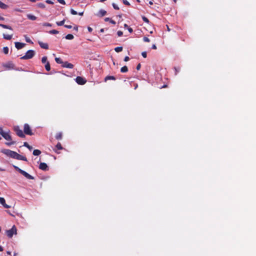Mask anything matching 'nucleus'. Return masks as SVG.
Segmentation results:
<instances>
[{
	"instance_id": "nucleus-1",
	"label": "nucleus",
	"mask_w": 256,
	"mask_h": 256,
	"mask_svg": "<svg viewBox=\"0 0 256 256\" xmlns=\"http://www.w3.org/2000/svg\"><path fill=\"white\" fill-rule=\"evenodd\" d=\"M0 134L6 140L10 141V142H6V144L10 146L12 144H16L15 141L12 140V136L10 134V131H4L2 127H0Z\"/></svg>"
},
{
	"instance_id": "nucleus-2",
	"label": "nucleus",
	"mask_w": 256,
	"mask_h": 256,
	"mask_svg": "<svg viewBox=\"0 0 256 256\" xmlns=\"http://www.w3.org/2000/svg\"><path fill=\"white\" fill-rule=\"evenodd\" d=\"M14 169L16 171L18 172L20 174H22L26 178H28V180H34V178L31 175L28 174L26 172H25V171L23 170H22L20 169L18 166H14Z\"/></svg>"
},
{
	"instance_id": "nucleus-3",
	"label": "nucleus",
	"mask_w": 256,
	"mask_h": 256,
	"mask_svg": "<svg viewBox=\"0 0 256 256\" xmlns=\"http://www.w3.org/2000/svg\"><path fill=\"white\" fill-rule=\"evenodd\" d=\"M35 54V52L34 50H28L26 52V54L22 56L20 58L22 60H28L32 58Z\"/></svg>"
},
{
	"instance_id": "nucleus-4",
	"label": "nucleus",
	"mask_w": 256,
	"mask_h": 256,
	"mask_svg": "<svg viewBox=\"0 0 256 256\" xmlns=\"http://www.w3.org/2000/svg\"><path fill=\"white\" fill-rule=\"evenodd\" d=\"M1 152L12 158H14V157L15 152L12 151L10 150L2 149L1 150Z\"/></svg>"
},
{
	"instance_id": "nucleus-5",
	"label": "nucleus",
	"mask_w": 256,
	"mask_h": 256,
	"mask_svg": "<svg viewBox=\"0 0 256 256\" xmlns=\"http://www.w3.org/2000/svg\"><path fill=\"white\" fill-rule=\"evenodd\" d=\"M14 130L16 132V134L20 138H24L25 135L22 130L20 129L18 126H14Z\"/></svg>"
},
{
	"instance_id": "nucleus-6",
	"label": "nucleus",
	"mask_w": 256,
	"mask_h": 256,
	"mask_svg": "<svg viewBox=\"0 0 256 256\" xmlns=\"http://www.w3.org/2000/svg\"><path fill=\"white\" fill-rule=\"evenodd\" d=\"M6 234L8 237L12 238L14 234H16V228L15 226H13L12 228L7 230Z\"/></svg>"
},
{
	"instance_id": "nucleus-7",
	"label": "nucleus",
	"mask_w": 256,
	"mask_h": 256,
	"mask_svg": "<svg viewBox=\"0 0 256 256\" xmlns=\"http://www.w3.org/2000/svg\"><path fill=\"white\" fill-rule=\"evenodd\" d=\"M24 133L26 134L32 136L33 135V133L32 130L30 126L28 124H25L24 126Z\"/></svg>"
},
{
	"instance_id": "nucleus-8",
	"label": "nucleus",
	"mask_w": 256,
	"mask_h": 256,
	"mask_svg": "<svg viewBox=\"0 0 256 256\" xmlns=\"http://www.w3.org/2000/svg\"><path fill=\"white\" fill-rule=\"evenodd\" d=\"M76 82L80 85L84 84L86 82V80L81 76H77L76 78Z\"/></svg>"
},
{
	"instance_id": "nucleus-9",
	"label": "nucleus",
	"mask_w": 256,
	"mask_h": 256,
	"mask_svg": "<svg viewBox=\"0 0 256 256\" xmlns=\"http://www.w3.org/2000/svg\"><path fill=\"white\" fill-rule=\"evenodd\" d=\"M14 158L18 160H22L24 161H27V158L24 156H22L18 154L16 152H15L14 154Z\"/></svg>"
},
{
	"instance_id": "nucleus-10",
	"label": "nucleus",
	"mask_w": 256,
	"mask_h": 256,
	"mask_svg": "<svg viewBox=\"0 0 256 256\" xmlns=\"http://www.w3.org/2000/svg\"><path fill=\"white\" fill-rule=\"evenodd\" d=\"M62 66L63 68H72L74 66V64H72L71 63H69L68 62H64L63 64L62 65Z\"/></svg>"
},
{
	"instance_id": "nucleus-11",
	"label": "nucleus",
	"mask_w": 256,
	"mask_h": 256,
	"mask_svg": "<svg viewBox=\"0 0 256 256\" xmlns=\"http://www.w3.org/2000/svg\"><path fill=\"white\" fill-rule=\"evenodd\" d=\"M0 204H2L4 208H10V206L6 204L5 200L4 198L0 197Z\"/></svg>"
},
{
	"instance_id": "nucleus-12",
	"label": "nucleus",
	"mask_w": 256,
	"mask_h": 256,
	"mask_svg": "<svg viewBox=\"0 0 256 256\" xmlns=\"http://www.w3.org/2000/svg\"><path fill=\"white\" fill-rule=\"evenodd\" d=\"M15 46L18 50H20L23 48L26 44L20 42H15Z\"/></svg>"
},
{
	"instance_id": "nucleus-13",
	"label": "nucleus",
	"mask_w": 256,
	"mask_h": 256,
	"mask_svg": "<svg viewBox=\"0 0 256 256\" xmlns=\"http://www.w3.org/2000/svg\"><path fill=\"white\" fill-rule=\"evenodd\" d=\"M3 66L8 70L13 69L14 66V64L11 62H8L6 64H4Z\"/></svg>"
},
{
	"instance_id": "nucleus-14",
	"label": "nucleus",
	"mask_w": 256,
	"mask_h": 256,
	"mask_svg": "<svg viewBox=\"0 0 256 256\" xmlns=\"http://www.w3.org/2000/svg\"><path fill=\"white\" fill-rule=\"evenodd\" d=\"M63 149V148L60 142H58L55 148L54 149V151L58 154L59 152H58V150H62Z\"/></svg>"
},
{
	"instance_id": "nucleus-15",
	"label": "nucleus",
	"mask_w": 256,
	"mask_h": 256,
	"mask_svg": "<svg viewBox=\"0 0 256 256\" xmlns=\"http://www.w3.org/2000/svg\"><path fill=\"white\" fill-rule=\"evenodd\" d=\"M39 168L43 170H48V166L44 162H41L40 164Z\"/></svg>"
},
{
	"instance_id": "nucleus-16",
	"label": "nucleus",
	"mask_w": 256,
	"mask_h": 256,
	"mask_svg": "<svg viewBox=\"0 0 256 256\" xmlns=\"http://www.w3.org/2000/svg\"><path fill=\"white\" fill-rule=\"evenodd\" d=\"M38 44L42 48L46 50L48 49V45L47 43H44L42 42L39 41Z\"/></svg>"
},
{
	"instance_id": "nucleus-17",
	"label": "nucleus",
	"mask_w": 256,
	"mask_h": 256,
	"mask_svg": "<svg viewBox=\"0 0 256 256\" xmlns=\"http://www.w3.org/2000/svg\"><path fill=\"white\" fill-rule=\"evenodd\" d=\"M106 14V12L104 10H99L98 14H96L98 16L102 17L105 16Z\"/></svg>"
},
{
	"instance_id": "nucleus-18",
	"label": "nucleus",
	"mask_w": 256,
	"mask_h": 256,
	"mask_svg": "<svg viewBox=\"0 0 256 256\" xmlns=\"http://www.w3.org/2000/svg\"><path fill=\"white\" fill-rule=\"evenodd\" d=\"M12 36L13 34H3V38H4L6 40H10L12 39Z\"/></svg>"
},
{
	"instance_id": "nucleus-19",
	"label": "nucleus",
	"mask_w": 256,
	"mask_h": 256,
	"mask_svg": "<svg viewBox=\"0 0 256 256\" xmlns=\"http://www.w3.org/2000/svg\"><path fill=\"white\" fill-rule=\"evenodd\" d=\"M116 78L114 76H108L104 78V82H106L108 80H116Z\"/></svg>"
},
{
	"instance_id": "nucleus-20",
	"label": "nucleus",
	"mask_w": 256,
	"mask_h": 256,
	"mask_svg": "<svg viewBox=\"0 0 256 256\" xmlns=\"http://www.w3.org/2000/svg\"><path fill=\"white\" fill-rule=\"evenodd\" d=\"M55 138L58 140H60L62 138V134L61 132H58L56 134Z\"/></svg>"
},
{
	"instance_id": "nucleus-21",
	"label": "nucleus",
	"mask_w": 256,
	"mask_h": 256,
	"mask_svg": "<svg viewBox=\"0 0 256 256\" xmlns=\"http://www.w3.org/2000/svg\"><path fill=\"white\" fill-rule=\"evenodd\" d=\"M27 18L28 19L32 20H36V17L34 15L28 14L27 15Z\"/></svg>"
},
{
	"instance_id": "nucleus-22",
	"label": "nucleus",
	"mask_w": 256,
	"mask_h": 256,
	"mask_svg": "<svg viewBox=\"0 0 256 256\" xmlns=\"http://www.w3.org/2000/svg\"><path fill=\"white\" fill-rule=\"evenodd\" d=\"M8 8V6H7L6 4H4V3H3L2 2L0 1V8L4 9V10H6Z\"/></svg>"
},
{
	"instance_id": "nucleus-23",
	"label": "nucleus",
	"mask_w": 256,
	"mask_h": 256,
	"mask_svg": "<svg viewBox=\"0 0 256 256\" xmlns=\"http://www.w3.org/2000/svg\"><path fill=\"white\" fill-rule=\"evenodd\" d=\"M0 26L4 28H6V29L12 30V27L8 25H6V24H0Z\"/></svg>"
},
{
	"instance_id": "nucleus-24",
	"label": "nucleus",
	"mask_w": 256,
	"mask_h": 256,
	"mask_svg": "<svg viewBox=\"0 0 256 256\" xmlns=\"http://www.w3.org/2000/svg\"><path fill=\"white\" fill-rule=\"evenodd\" d=\"M55 60L56 62V63L58 64H62V65L63 64V63L64 62H63L62 60L60 58H55Z\"/></svg>"
},
{
	"instance_id": "nucleus-25",
	"label": "nucleus",
	"mask_w": 256,
	"mask_h": 256,
	"mask_svg": "<svg viewBox=\"0 0 256 256\" xmlns=\"http://www.w3.org/2000/svg\"><path fill=\"white\" fill-rule=\"evenodd\" d=\"M32 154L34 156H39L41 154V152L39 150H34Z\"/></svg>"
},
{
	"instance_id": "nucleus-26",
	"label": "nucleus",
	"mask_w": 256,
	"mask_h": 256,
	"mask_svg": "<svg viewBox=\"0 0 256 256\" xmlns=\"http://www.w3.org/2000/svg\"><path fill=\"white\" fill-rule=\"evenodd\" d=\"M45 68L48 72H49L50 70V66L48 62H46L45 65Z\"/></svg>"
},
{
	"instance_id": "nucleus-27",
	"label": "nucleus",
	"mask_w": 256,
	"mask_h": 256,
	"mask_svg": "<svg viewBox=\"0 0 256 256\" xmlns=\"http://www.w3.org/2000/svg\"><path fill=\"white\" fill-rule=\"evenodd\" d=\"M128 71V68L126 66H124L120 68V72H126Z\"/></svg>"
},
{
	"instance_id": "nucleus-28",
	"label": "nucleus",
	"mask_w": 256,
	"mask_h": 256,
	"mask_svg": "<svg viewBox=\"0 0 256 256\" xmlns=\"http://www.w3.org/2000/svg\"><path fill=\"white\" fill-rule=\"evenodd\" d=\"M74 38V36L72 34H68L66 36V38L67 40H72Z\"/></svg>"
},
{
	"instance_id": "nucleus-29",
	"label": "nucleus",
	"mask_w": 256,
	"mask_h": 256,
	"mask_svg": "<svg viewBox=\"0 0 256 256\" xmlns=\"http://www.w3.org/2000/svg\"><path fill=\"white\" fill-rule=\"evenodd\" d=\"M122 49L123 48L122 46H118L114 48V50L117 52H122Z\"/></svg>"
},
{
	"instance_id": "nucleus-30",
	"label": "nucleus",
	"mask_w": 256,
	"mask_h": 256,
	"mask_svg": "<svg viewBox=\"0 0 256 256\" xmlns=\"http://www.w3.org/2000/svg\"><path fill=\"white\" fill-rule=\"evenodd\" d=\"M65 22V20L64 19L62 20H61L60 22H56V24L58 26H63L64 24V23Z\"/></svg>"
},
{
	"instance_id": "nucleus-31",
	"label": "nucleus",
	"mask_w": 256,
	"mask_h": 256,
	"mask_svg": "<svg viewBox=\"0 0 256 256\" xmlns=\"http://www.w3.org/2000/svg\"><path fill=\"white\" fill-rule=\"evenodd\" d=\"M24 146L26 147L30 150H32V146H30L27 142H24Z\"/></svg>"
},
{
	"instance_id": "nucleus-32",
	"label": "nucleus",
	"mask_w": 256,
	"mask_h": 256,
	"mask_svg": "<svg viewBox=\"0 0 256 256\" xmlns=\"http://www.w3.org/2000/svg\"><path fill=\"white\" fill-rule=\"evenodd\" d=\"M58 32H59L57 30H52L49 32V33L50 34H58Z\"/></svg>"
},
{
	"instance_id": "nucleus-33",
	"label": "nucleus",
	"mask_w": 256,
	"mask_h": 256,
	"mask_svg": "<svg viewBox=\"0 0 256 256\" xmlns=\"http://www.w3.org/2000/svg\"><path fill=\"white\" fill-rule=\"evenodd\" d=\"M47 57L46 56H44L42 58V64L46 63L47 62Z\"/></svg>"
},
{
	"instance_id": "nucleus-34",
	"label": "nucleus",
	"mask_w": 256,
	"mask_h": 256,
	"mask_svg": "<svg viewBox=\"0 0 256 256\" xmlns=\"http://www.w3.org/2000/svg\"><path fill=\"white\" fill-rule=\"evenodd\" d=\"M3 52L4 54H8V48L7 46L3 48Z\"/></svg>"
},
{
	"instance_id": "nucleus-35",
	"label": "nucleus",
	"mask_w": 256,
	"mask_h": 256,
	"mask_svg": "<svg viewBox=\"0 0 256 256\" xmlns=\"http://www.w3.org/2000/svg\"><path fill=\"white\" fill-rule=\"evenodd\" d=\"M142 20H143L144 22H146V23H149V22H150V21H149L148 19L147 18H146V16H142Z\"/></svg>"
},
{
	"instance_id": "nucleus-36",
	"label": "nucleus",
	"mask_w": 256,
	"mask_h": 256,
	"mask_svg": "<svg viewBox=\"0 0 256 256\" xmlns=\"http://www.w3.org/2000/svg\"><path fill=\"white\" fill-rule=\"evenodd\" d=\"M42 26H52V24L50 23H48V22L43 23Z\"/></svg>"
},
{
	"instance_id": "nucleus-37",
	"label": "nucleus",
	"mask_w": 256,
	"mask_h": 256,
	"mask_svg": "<svg viewBox=\"0 0 256 256\" xmlns=\"http://www.w3.org/2000/svg\"><path fill=\"white\" fill-rule=\"evenodd\" d=\"M38 5L39 8H45V5L42 3H39L38 4Z\"/></svg>"
},
{
	"instance_id": "nucleus-38",
	"label": "nucleus",
	"mask_w": 256,
	"mask_h": 256,
	"mask_svg": "<svg viewBox=\"0 0 256 256\" xmlns=\"http://www.w3.org/2000/svg\"><path fill=\"white\" fill-rule=\"evenodd\" d=\"M70 13L73 15H76L78 14V12L74 10V9L70 10Z\"/></svg>"
},
{
	"instance_id": "nucleus-39",
	"label": "nucleus",
	"mask_w": 256,
	"mask_h": 256,
	"mask_svg": "<svg viewBox=\"0 0 256 256\" xmlns=\"http://www.w3.org/2000/svg\"><path fill=\"white\" fill-rule=\"evenodd\" d=\"M122 2L126 6H130V4L127 0H122Z\"/></svg>"
},
{
	"instance_id": "nucleus-40",
	"label": "nucleus",
	"mask_w": 256,
	"mask_h": 256,
	"mask_svg": "<svg viewBox=\"0 0 256 256\" xmlns=\"http://www.w3.org/2000/svg\"><path fill=\"white\" fill-rule=\"evenodd\" d=\"M112 5L113 8H114L115 10H119V9H120V8H119V7H118V6L116 4H115L114 3H113Z\"/></svg>"
},
{
	"instance_id": "nucleus-41",
	"label": "nucleus",
	"mask_w": 256,
	"mask_h": 256,
	"mask_svg": "<svg viewBox=\"0 0 256 256\" xmlns=\"http://www.w3.org/2000/svg\"><path fill=\"white\" fill-rule=\"evenodd\" d=\"M143 40L144 42H150V39L148 37H146V36L144 37Z\"/></svg>"
},
{
	"instance_id": "nucleus-42",
	"label": "nucleus",
	"mask_w": 256,
	"mask_h": 256,
	"mask_svg": "<svg viewBox=\"0 0 256 256\" xmlns=\"http://www.w3.org/2000/svg\"><path fill=\"white\" fill-rule=\"evenodd\" d=\"M26 40L27 42L32 44V41L30 40V39L29 38L26 36Z\"/></svg>"
},
{
	"instance_id": "nucleus-43",
	"label": "nucleus",
	"mask_w": 256,
	"mask_h": 256,
	"mask_svg": "<svg viewBox=\"0 0 256 256\" xmlns=\"http://www.w3.org/2000/svg\"><path fill=\"white\" fill-rule=\"evenodd\" d=\"M142 56L144 58H146V56H147V54H146V52H142Z\"/></svg>"
},
{
	"instance_id": "nucleus-44",
	"label": "nucleus",
	"mask_w": 256,
	"mask_h": 256,
	"mask_svg": "<svg viewBox=\"0 0 256 256\" xmlns=\"http://www.w3.org/2000/svg\"><path fill=\"white\" fill-rule=\"evenodd\" d=\"M117 34L118 36H122L123 34V32H122L120 31V30H119L117 32Z\"/></svg>"
},
{
	"instance_id": "nucleus-45",
	"label": "nucleus",
	"mask_w": 256,
	"mask_h": 256,
	"mask_svg": "<svg viewBox=\"0 0 256 256\" xmlns=\"http://www.w3.org/2000/svg\"><path fill=\"white\" fill-rule=\"evenodd\" d=\"M58 2L62 4H66V2H65L64 0H58Z\"/></svg>"
},
{
	"instance_id": "nucleus-46",
	"label": "nucleus",
	"mask_w": 256,
	"mask_h": 256,
	"mask_svg": "<svg viewBox=\"0 0 256 256\" xmlns=\"http://www.w3.org/2000/svg\"><path fill=\"white\" fill-rule=\"evenodd\" d=\"M46 2L48 4H54V2L52 1H51L50 0H46Z\"/></svg>"
},
{
	"instance_id": "nucleus-47",
	"label": "nucleus",
	"mask_w": 256,
	"mask_h": 256,
	"mask_svg": "<svg viewBox=\"0 0 256 256\" xmlns=\"http://www.w3.org/2000/svg\"><path fill=\"white\" fill-rule=\"evenodd\" d=\"M140 67H141V65H140V64H138L137 65L136 68V70H140Z\"/></svg>"
},
{
	"instance_id": "nucleus-48",
	"label": "nucleus",
	"mask_w": 256,
	"mask_h": 256,
	"mask_svg": "<svg viewBox=\"0 0 256 256\" xmlns=\"http://www.w3.org/2000/svg\"><path fill=\"white\" fill-rule=\"evenodd\" d=\"M64 26L66 28H72V26H70V25H67V24H65L64 25Z\"/></svg>"
},
{
	"instance_id": "nucleus-49",
	"label": "nucleus",
	"mask_w": 256,
	"mask_h": 256,
	"mask_svg": "<svg viewBox=\"0 0 256 256\" xmlns=\"http://www.w3.org/2000/svg\"><path fill=\"white\" fill-rule=\"evenodd\" d=\"M130 60L129 57H128V56H125V58H124V61H125V62H128V60Z\"/></svg>"
},
{
	"instance_id": "nucleus-50",
	"label": "nucleus",
	"mask_w": 256,
	"mask_h": 256,
	"mask_svg": "<svg viewBox=\"0 0 256 256\" xmlns=\"http://www.w3.org/2000/svg\"><path fill=\"white\" fill-rule=\"evenodd\" d=\"M128 30L130 32H133V30L132 28L128 27Z\"/></svg>"
},
{
	"instance_id": "nucleus-51",
	"label": "nucleus",
	"mask_w": 256,
	"mask_h": 256,
	"mask_svg": "<svg viewBox=\"0 0 256 256\" xmlns=\"http://www.w3.org/2000/svg\"><path fill=\"white\" fill-rule=\"evenodd\" d=\"M110 22L113 24H116V22L112 20H110Z\"/></svg>"
},
{
	"instance_id": "nucleus-52",
	"label": "nucleus",
	"mask_w": 256,
	"mask_h": 256,
	"mask_svg": "<svg viewBox=\"0 0 256 256\" xmlns=\"http://www.w3.org/2000/svg\"><path fill=\"white\" fill-rule=\"evenodd\" d=\"M88 30L89 32H91L92 31V28L90 26L88 28Z\"/></svg>"
},
{
	"instance_id": "nucleus-53",
	"label": "nucleus",
	"mask_w": 256,
	"mask_h": 256,
	"mask_svg": "<svg viewBox=\"0 0 256 256\" xmlns=\"http://www.w3.org/2000/svg\"><path fill=\"white\" fill-rule=\"evenodd\" d=\"M110 20L111 19L110 18H105L104 20L106 22H108V21L110 22Z\"/></svg>"
},
{
	"instance_id": "nucleus-54",
	"label": "nucleus",
	"mask_w": 256,
	"mask_h": 256,
	"mask_svg": "<svg viewBox=\"0 0 256 256\" xmlns=\"http://www.w3.org/2000/svg\"><path fill=\"white\" fill-rule=\"evenodd\" d=\"M152 49H154V50H156V46L154 44L152 46Z\"/></svg>"
},
{
	"instance_id": "nucleus-55",
	"label": "nucleus",
	"mask_w": 256,
	"mask_h": 256,
	"mask_svg": "<svg viewBox=\"0 0 256 256\" xmlns=\"http://www.w3.org/2000/svg\"><path fill=\"white\" fill-rule=\"evenodd\" d=\"M78 14L80 16H83V15H84V12H79Z\"/></svg>"
},
{
	"instance_id": "nucleus-56",
	"label": "nucleus",
	"mask_w": 256,
	"mask_h": 256,
	"mask_svg": "<svg viewBox=\"0 0 256 256\" xmlns=\"http://www.w3.org/2000/svg\"><path fill=\"white\" fill-rule=\"evenodd\" d=\"M3 250V248L2 246H0V252H2Z\"/></svg>"
},
{
	"instance_id": "nucleus-57",
	"label": "nucleus",
	"mask_w": 256,
	"mask_h": 256,
	"mask_svg": "<svg viewBox=\"0 0 256 256\" xmlns=\"http://www.w3.org/2000/svg\"><path fill=\"white\" fill-rule=\"evenodd\" d=\"M74 30L78 31V28L77 26L74 28Z\"/></svg>"
},
{
	"instance_id": "nucleus-58",
	"label": "nucleus",
	"mask_w": 256,
	"mask_h": 256,
	"mask_svg": "<svg viewBox=\"0 0 256 256\" xmlns=\"http://www.w3.org/2000/svg\"><path fill=\"white\" fill-rule=\"evenodd\" d=\"M124 28H128V24H124Z\"/></svg>"
},
{
	"instance_id": "nucleus-59",
	"label": "nucleus",
	"mask_w": 256,
	"mask_h": 256,
	"mask_svg": "<svg viewBox=\"0 0 256 256\" xmlns=\"http://www.w3.org/2000/svg\"><path fill=\"white\" fill-rule=\"evenodd\" d=\"M0 20H4V18H3L0 16Z\"/></svg>"
},
{
	"instance_id": "nucleus-60",
	"label": "nucleus",
	"mask_w": 256,
	"mask_h": 256,
	"mask_svg": "<svg viewBox=\"0 0 256 256\" xmlns=\"http://www.w3.org/2000/svg\"><path fill=\"white\" fill-rule=\"evenodd\" d=\"M175 70H176V73L178 72V70H177V68H175Z\"/></svg>"
},
{
	"instance_id": "nucleus-61",
	"label": "nucleus",
	"mask_w": 256,
	"mask_h": 256,
	"mask_svg": "<svg viewBox=\"0 0 256 256\" xmlns=\"http://www.w3.org/2000/svg\"><path fill=\"white\" fill-rule=\"evenodd\" d=\"M29 0L32 2H36V0Z\"/></svg>"
},
{
	"instance_id": "nucleus-62",
	"label": "nucleus",
	"mask_w": 256,
	"mask_h": 256,
	"mask_svg": "<svg viewBox=\"0 0 256 256\" xmlns=\"http://www.w3.org/2000/svg\"><path fill=\"white\" fill-rule=\"evenodd\" d=\"M7 254H11V252H7Z\"/></svg>"
},
{
	"instance_id": "nucleus-63",
	"label": "nucleus",
	"mask_w": 256,
	"mask_h": 256,
	"mask_svg": "<svg viewBox=\"0 0 256 256\" xmlns=\"http://www.w3.org/2000/svg\"><path fill=\"white\" fill-rule=\"evenodd\" d=\"M166 86H166V85H164V86H162V88H166Z\"/></svg>"
},
{
	"instance_id": "nucleus-64",
	"label": "nucleus",
	"mask_w": 256,
	"mask_h": 256,
	"mask_svg": "<svg viewBox=\"0 0 256 256\" xmlns=\"http://www.w3.org/2000/svg\"><path fill=\"white\" fill-rule=\"evenodd\" d=\"M100 32H104V29H101V30H100Z\"/></svg>"
}]
</instances>
